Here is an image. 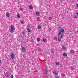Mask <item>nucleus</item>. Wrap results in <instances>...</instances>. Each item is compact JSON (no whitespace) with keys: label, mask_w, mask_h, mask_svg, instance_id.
I'll list each match as a JSON object with an SVG mask.
<instances>
[{"label":"nucleus","mask_w":78,"mask_h":78,"mask_svg":"<svg viewBox=\"0 0 78 78\" xmlns=\"http://www.w3.org/2000/svg\"><path fill=\"white\" fill-rule=\"evenodd\" d=\"M63 56H65V57H66L67 56V54H66V53H64L63 54Z\"/></svg>","instance_id":"nucleus-9"},{"label":"nucleus","mask_w":78,"mask_h":78,"mask_svg":"<svg viewBox=\"0 0 78 78\" xmlns=\"http://www.w3.org/2000/svg\"><path fill=\"white\" fill-rule=\"evenodd\" d=\"M5 76H6V77H7V78H9V77L10 76V75L8 73H5Z\"/></svg>","instance_id":"nucleus-3"},{"label":"nucleus","mask_w":78,"mask_h":78,"mask_svg":"<svg viewBox=\"0 0 78 78\" xmlns=\"http://www.w3.org/2000/svg\"><path fill=\"white\" fill-rule=\"evenodd\" d=\"M11 78H14V76L12 75H11L10 76Z\"/></svg>","instance_id":"nucleus-25"},{"label":"nucleus","mask_w":78,"mask_h":78,"mask_svg":"<svg viewBox=\"0 0 78 78\" xmlns=\"http://www.w3.org/2000/svg\"><path fill=\"white\" fill-rule=\"evenodd\" d=\"M53 73H54L55 75H58V74L57 73H56V71H54L53 72Z\"/></svg>","instance_id":"nucleus-7"},{"label":"nucleus","mask_w":78,"mask_h":78,"mask_svg":"<svg viewBox=\"0 0 78 78\" xmlns=\"http://www.w3.org/2000/svg\"><path fill=\"white\" fill-rule=\"evenodd\" d=\"M62 48H63V49H66V48L64 47V46H62Z\"/></svg>","instance_id":"nucleus-23"},{"label":"nucleus","mask_w":78,"mask_h":78,"mask_svg":"<svg viewBox=\"0 0 78 78\" xmlns=\"http://www.w3.org/2000/svg\"><path fill=\"white\" fill-rule=\"evenodd\" d=\"M15 30V28H14V25H12L11 26V28H10V32L11 33H13L14 31Z\"/></svg>","instance_id":"nucleus-2"},{"label":"nucleus","mask_w":78,"mask_h":78,"mask_svg":"<svg viewBox=\"0 0 78 78\" xmlns=\"http://www.w3.org/2000/svg\"><path fill=\"white\" fill-rule=\"evenodd\" d=\"M10 15L8 13H6V16L7 17H9Z\"/></svg>","instance_id":"nucleus-8"},{"label":"nucleus","mask_w":78,"mask_h":78,"mask_svg":"<svg viewBox=\"0 0 78 78\" xmlns=\"http://www.w3.org/2000/svg\"><path fill=\"white\" fill-rule=\"evenodd\" d=\"M22 34H23V35H24V34H25V32H22Z\"/></svg>","instance_id":"nucleus-28"},{"label":"nucleus","mask_w":78,"mask_h":78,"mask_svg":"<svg viewBox=\"0 0 78 78\" xmlns=\"http://www.w3.org/2000/svg\"><path fill=\"white\" fill-rule=\"evenodd\" d=\"M51 28H49V31H51Z\"/></svg>","instance_id":"nucleus-32"},{"label":"nucleus","mask_w":78,"mask_h":78,"mask_svg":"<svg viewBox=\"0 0 78 78\" xmlns=\"http://www.w3.org/2000/svg\"><path fill=\"white\" fill-rule=\"evenodd\" d=\"M40 18H39V17H38L37 18V20H38V21H39V20H40Z\"/></svg>","instance_id":"nucleus-21"},{"label":"nucleus","mask_w":78,"mask_h":78,"mask_svg":"<svg viewBox=\"0 0 78 78\" xmlns=\"http://www.w3.org/2000/svg\"><path fill=\"white\" fill-rule=\"evenodd\" d=\"M20 11H23V8H20Z\"/></svg>","instance_id":"nucleus-20"},{"label":"nucleus","mask_w":78,"mask_h":78,"mask_svg":"<svg viewBox=\"0 0 78 78\" xmlns=\"http://www.w3.org/2000/svg\"><path fill=\"white\" fill-rule=\"evenodd\" d=\"M48 19L49 20H51L52 19V17H51L49 16L48 17Z\"/></svg>","instance_id":"nucleus-14"},{"label":"nucleus","mask_w":78,"mask_h":78,"mask_svg":"<svg viewBox=\"0 0 78 78\" xmlns=\"http://www.w3.org/2000/svg\"><path fill=\"white\" fill-rule=\"evenodd\" d=\"M29 9H33V6H32V5H30L29 6Z\"/></svg>","instance_id":"nucleus-12"},{"label":"nucleus","mask_w":78,"mask_h":78,"mask_svg":"<svg viewBox=\"0 0 78 78\" xmlns=\"http://www.w3.org/2000/svg\"><path fill=\"white\" fill-rule=\"evenodd\" d=\"M62 76L64 77V76H65L66 75H65V74H62Z\"/></svg>","instance_id":"nucleus-24"},{"label":"nucleus","mask_w":78,"mask_h":78,"mask_svg":"<svg viewBox=\"0 0 78 78\" xmlns=\"http://www.w3.org/2000/svg\"><path fill=\"white\" fill-rule=\"evenodd\" d=\"M59 62H56V66H58V65H59Z\"/></svg>","instance_id":"nucleus-15"},{"label":"nucleus","mask_w":78,"mask_h":78,"mask_svg":"<svg viewBox=\"0 0 78 78\" xmlns=\"http://www.w3.org/2000/svg\"><path fill=\"white\" fill-rule=\"evenodd\" d=\"M14 54L13 53L11 54L10 55L11 58H12V59H14Z\"/></svg>","instance_id":"nucleus-5"},{"label":"nucleus","mask_w":78,"mask_h":78,"mask_svg":"<svg viewBox=\"0 0 78 78\" xmlns=\"http://www.w3.org/2000/svg\"><path fill=\"white\" fill-rule=\"evenodd\" d=\"M71 52L72 53H75V51L73 50H71Z\"/></svg>","instance_id":"nucleus-10"},{"label":"nucleus","mask_w":78,"mask_h":78,"mask_svg":"<svg viewBox=\"0 0 78 78\" xmlns=\"http://www.w3.org/2000/svg\"><path fill=\"white\" fill-rule=\"evenodd\" d=\"M58 41H59L60 42L61 41V38L58 37Z\"/></svg>","instance_id":"nucleus-13"},{"label":"nucleus","mask_w":78,"mask_h":78,"mask_svg":"<svg viewBox=\"0 0 78 78\" xmlns=\"http://www.w3.org/2000/svg\"><path fill=\"white\" fill-rule=\"evenodd\" d=\"M54 39L55 40H57V39H58V38H57V37H55Z\"/></svg>","instance_id":"nucleus-26"},{"label":"nucleus","mask_w":78,"mask_h":78,"mask_svg":"<svg viewBox=\"0 0 78 78\" xmlns=\"http://www.w3.org/2000/svg\"><path fill=\"white\" fill-rule=\"evenodd\" d=\"M52 53H54V51H52Z\"/></svg>","instance_id":"nucleus-36"},{"label":"nucleus","mask_w":78,"mask_h":78,"mask_svg":"<svg viewBox=\"0 0 78 78\" xmlns=\"http://www.w3.org/2000/svg\"><path fill=\"white\" fill-rule=\"evenodd\" d=\"M76 6H77V7L78 8V4H77Z\"/></svg>","instance_id":"nucleus-37"},{"label":"nucleus","mask_w":78,"mask_h":78,"mask_svg":"<svg viewBox=\"0 0 78 78\" xmlns=\"http://www.w3.org/2000/svg\"><path fill=\"white\" fill-rule=\"evenodd\" d=\"M17 17L18 18H20V14H18L17 15Z\"/></svg>","instance_id":"nucleus-19"},{"label":"nucleus","mask_w":78,"mask_h":78,"mask_svg":"<svg viewBox=\"0 0 78 78\" xmlns=\"http://www.w3.org/2000/svg\"><path fill=\"white\" fill-rule=\"evenodd\" d=\"M27 31H28V32H31V30H30V29H28Z\"/></svg>","instance_id":"nucleus-17"},{"label":"nucleus","mask_w":78,"mask_h":78,"mask_svg":"<svg viewBox=\"0 0 78 78\" xmlns=\"http://www.w3.org/2000/svg\"><path fill=\"white\" fill-rule=\"evenodd\" d=\"M37 40L38 41H41V39L39 38H37Z\"/></svg>","instance_id":"nucleus-16"},{"label":"nucleus","mask_w":78,"mask_h":78,"mask_svg":"<svg viewBox=\"0 0 78 78\" xmlns=\"http://www.w3.org/2000/svg\"><path fill=\"white\" fill-rule=\"evenodd\" d=\"M21 49L22 51L23 52H25V48H24V47L23 46H21Z\"/></svg>","instance_id":"nucleus-4"},{"label":"nucleus","mask_w":78,"mask_h":78,"mask_svg":"<svg viewBox=\"0 0 78 78\" xmlns=\"http://www.w3.org/2000/svg\"><path fill=\"white\" fill-rule=\"evenodd\" d=\"M45 71L46 72V73H47V68H46Z\"/></svg>","instance_id":"nucleus-30"},{"label":"nucleus","mask_w":78,"mask_h":78,"mask_svg":"<svg viewBox=\"0 0 78 78\" xmlns=\"http://www.w3.org/2000/svg\"><path fill=\"white\" fill-rule=\"evenodd\" d=\"M40 45V44H37V46H39Z\"/></svg>","instance_id":"nucleus-34"},{"label":"nucleus","mask_w":78,"mask_h":78,"mask_svg":"<svg viewBox=\"0 0 78 78\" xmlns=\"http://www.w3.org/2000/svg\"><path fill=\"white\" fill-rule=\"evenodd\" d=\"M69 69L71 70H73V69H74V68H73V67L72 66H71L69 68Z\"/></svg>","instance_id":"nucleus-6"},{"label":"nucleus","mask_w":78,"mask_h":78,"mask_svg":"<svg viewBox=\"0 0 78 78\" xmlns=\"http://www.w3.org/2000/svg\"><path fill=\"white\" fill-rule=\"evenodd\" d=\"M2 62V60H0V63H1Z\"/></svg>","instance_id":"nucleus-35"},{"label":"nucleus","mask_w":78,"mask_h":78,"mask_svg":"<svg viewBox=\"0 0 78 78\" xmlns=\"http://www.w3.org/2000/svg\"><path fill=\"white\" fill-rule=\"evenodd\" d=\"M43 41L44 42H45L47 41V40L45 39H43Z\"/></svg>","instance_id":"nucleus-11"},{"label":"nucleus","mask_w":78,"mask_h":78,"mask_svg":"<svg viewBox=\"0 0 78 78\" xmlns=\"http://www.w3.org/2000/svg\"><path fill=\"white\" fill-rule=\"evenodd\" d=\"M74 18H77V17L76 16V15H75L74 16Z\"/></svg>","instance_id":"nucleus-29"},{"label":"nucleus","mask_w":78,"mask_h":78,"mask_svg":"<svg viewBox=\"0 0 78 78\" xmlns=\"http://www.w3.org/2000/svg\"><path fill=\"white\" fill-rule=\"evenodd\" d=\"M37 70H35V73H36L37 72Z\"/></svg>","instance_id":"nucleus-33"},{"label":"nucleus","mask_w":78,"mask_h":78,"mask_svg":"<svg viewBox=\"0 0 78 78\" xmlns=\"http://www.w3.org/2000/svg\"><path fill=\"white\" fill-rule=\"evenodd\" d=\"M33 42H34V41L33 40H31V43H32V44H33Z\"/></svg>","instance_id":"nucleus-31"},{"label":"nucleus","mask_w":78,"mask_h":78,"mask_svg":"<svg viewBox=\"0 0 78 78\" xmlns=\"http://www.w3.org/2000/svg\"><path fill=\"white\" fill-rule=\"evenodd\" d=\"M38 29H41V27L40 26H38Z\"/></svg>","instance_id":"nucleus-22"},{"label":"nucleus","mask_w":78,"mask_h":78,"mask_svg":"<svg viewBox=\"0 0 78 78\" xmlns=\"http://www.w3.org/2000/svg\"><path fill=\"white\" fill-rule=\"evenodd\" d=\"M36 14H37V15H38V16H39V15L40 14V13H39V12H37Z\"/></svg>","instance_id":"nucleus-18"},{"label":"nucleus","mask_w":78,"mask_h":78,"mask_svg":"<svg viewBox=\"0 0 78 78\" xmlns=\"http://www.w3.org/2000/svg\"><path fill=\"white\" fill-rule=\"evenodd\" d=\"M59 31H60L58 34V37H59L61 35V32H62V34L61 36V37L62 39H63V36H64V30L63 29H62V30H61L60 29L58 30Z\"/></svg>","instance_id":"nucleus-1"},{"label":"nucleus","mask_w":78,"mask_h":78,"mask_svg":"<svg viewBox=\"0 0 78 78\" xmlns=\"http://www.w3.org/2000/svg\"><path fill=\"white\" fill-rule=\"evenodd\" d=\"M24 21H21V23H22V24H23L24 23Z\"/></svg>","instance_id":"nucleus-27"}]
</instances>
